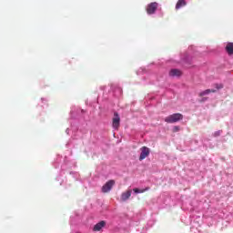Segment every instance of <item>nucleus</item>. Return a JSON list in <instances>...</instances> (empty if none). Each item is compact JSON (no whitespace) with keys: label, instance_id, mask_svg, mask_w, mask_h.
I'll return each instance as SVG.
<instances>
[{"label":"nucleus","instance_id":"9b49d317","mask_svg":"<svg viewBox=\"0 0 233 233\" xmlns=\"http://www.w3.org/2000/svg\"><path fill=\"white\" fill-rule=\"evenodd\" d=\"M226 52H228V54L229 56H232L233 54V43H228L226 46Z\"/></svg>","mask_w":233,"mask_h":233},{"label":"nucleus","instance_id":"20e7f679","mask_svg":"<svg viewBox=\"0 0 233 233\" xmlns=\"http://www.w3.org/2000/svg\"><path fill=\"white\" fill-rule=\"evenodd\" d=\"M112 122L113 128H115V130H117L119 128V125L121 124V117H119V114L117 112L114 113Z\"/></svg>","mask_w":233,"mask_h":233},{"label":"nucleus","instance_id":"ddd939ff","mask_svg":"<svg viewBox=\"0 0 233 233\" xmlns=\"http://www.w3.org/2000/svg\"><path fill=\"white\" fill-rule=\"evenodd\" d=\"M215 86L217 90H221V88H223V84H216Z\"/></svg>","mask_w":233,"mask_h":233},{"label":"nucleus","instance_id":"39448f33","mask_svg":"<svg viewBox=\"0 0 233 233\" xmlns=\"http://www.w3.org/2000/svg\"><path fill=\"white\" fill-rule=\"evenodd\" d=\"M141 153L139 156V161H143V159H146V157H148L150 156V149L147 147H142L140 148Z\"/></svg>","mask_w":233,"mask_h":233},{"label":"nucleus","instance_id":"f03ea898","mask_svg":"<svg viewBox=\"0 0 233 233\" xmlns=\"http://www.w3.org/2000/svg\"><path fill=\"white\" fill-rule=\"evenodd\" d=\"M157 6H159V4L157 2H152L147 6V14L148 15H152V14H156V10H157Z\"/></svg>","mask_w":233,"mask_h":233},{"label":"nucleus","instance_id":"7ed1b4c3","mask_svg":"<svg viewBox=\"0 0 233 233\" xmlns=\"http://www.w3.org/2000/svg\"><path fill=\"white\" fill-rule=\"evenodd\" d=\"M116 185L115 180H108L103 187H102V192L104 194H106L107 192H110L112 190V187Z\"/></svg>","mask_w":233,"mask_h":233},{"label":"nucleus","instance_id":"6e6552de","mask_svg":"<svg viewBox=\"0 0 233 233\" xmlns=\"http://www.w3.org/2000/svg\"><path fill=\"white\" fill-rule=\"evenodd\" d=\"M183 73H181V70L179 69H171L169 71V76L170 77H179L180 76H182Z\"/></svg>","mask_w":233,"mask_h":233},{"label":"nucleus","instance_id":"4468645a","mask_svg":"<svg viewBox=\"0 0 233 233\" xmlns=\"http://www.w3.org/2000/svg\"><path fill=\"white\" fill-rule=\"evenodd\" d=\"M174 130H175V132L179 131V127L176 126V127H174Z\"/></svg>","mask_w":233,"mask_h":233},{"label":"nucleus","instance_id":"0eeeda50","mask_svg":"<svg viewBox=\"0 0 233 233\" xmlns=\"http://www.w3.org/2000/svg\"><path fill=\"white\" fill-rule=\"evenodd\" d=\"M105 225H106V222H105V220L98 222L93 228L94 232H99V230H101V228H103V227H105Z\"/></svg>","mask_w":233,"mask_h":233},{"label":"nucleus","instance_id":"2eb2a0df","mask_svg":"<svg viewBox=\"0 0 233 233\" xmlns=\"http://www.w3.org/2000/svg\"><path fill=\"white\" fill-rule=\"evenodd\" d=\"M220 134H221V132L217 131V132H215V137L220 136Z\"/></svg>","mask_w":233,"mask_h":233},{"label":"nucleus","instance_id":"9d476101","mask_svg":"<svg viewBox=\"0 0 233 233\" xmlns=\"http://www.w3.org/2000/svg\"><path fill=\"white\" fill-rule=\"evenodd\" d=\"M183 6H187V0H178L176 5V10H179V8H183Z\"/></svg>","mask_w":233,"mask_h":233},{"label":"nucleus","instance_id":"1a4fd4ad","mask_svg":"<svg viewBox=\"0 0 233 233\" xmlns=\"http://www.w3.org/2000/svg\"><path fill=\"white\" fill-rule=\"evenodd\" d=\"M218 92L216 89H206L198 94L199 97H203L204 96H208V94H216Z\"/></svg>","mask_w":233,"mask_h":233},{"label":"nucleus","instance_id":"f8f14e48","mask_svg":"<svg viewBox=\"0 0 233 233\" xmlns=\"http://www.w3.org/2000/svg\"><path fill=\"white\" fill-rule=\"evenodd\" d=\"M147 190H150V187H147L144 189H139V188L136 187V188L133 189V192L135 194H143L144 192H147Z\"/></svg>","mask_w":233,"mask_h":233},{"label":"nucleus","instance_id":"f257e3e1","mask_svg":"<svg viewBox=\"0 0 233 233\" xmlns=\"http://www.w3.org/2000/svg\"><path fill=\"white\" fill-rule=\"evenodd\" d=\"M183 119V115L180 113H175L173 115H169L167 116L164 121L166 123H177V121H181Z\"/></svg>","mask_w":233,"mask_h":233},{"label":"nucleus","instance_id":"423d86ee","mask_svg":"<svg viewBox=\"0 0 233 233\" xmlns=\"http://www.w3.org/2000/svg\"><path fill=\"white\" fill-rule=\"evenodd\" d=\"M130 196H132V189L123 192L120 197V201H127V199H130Z\"/></svg>","mask_w":233,"mask_h":233}]
</instances>
